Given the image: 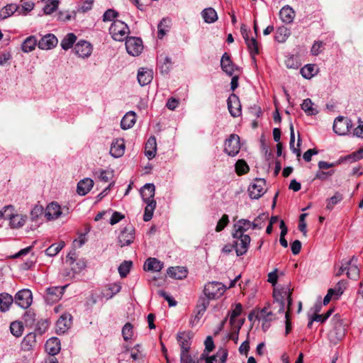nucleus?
Listing matches in <instances>:
<instances>
[{"instance_id": "nucleus-1", "label": "nucleus", "mask_w": 363, "mask_h": 363, "mask_svg": "<svg viewBox=\"0 0 363 363\" xmlns=\"http://www.w3.org/2000/svg\"><path fill=\"white\" fill-rule=\"evenodd\" d=\"M292 291L288 285L276 289L273 292L274 301L278 304V313H283L285 309V300H287V311H291L292 305Z\"/></svg>"}, {"instance_id": "nucleus-2", "label": "nucleus", "mask_w": 363, "mask_h": 363, "mask_svg": "<svg viewBox=\"0 0 363 363\" xmlns=\"http://www.w3.org/2000/svg\"><path fill=\"white\" fill-rule=\"evenodd\" d=\"M129 27L120 20L113 21L109 28V33L112 38L116 41H123L128 38Z\"/></svg>"}, {"instance_id": "nucleus-3", "label": "nucleus", "mask_w": 363, "mask_h": 363, "mask_svg": "<svg viewBox=\"0 0 363 363\" xmlns=\"http://www.w3.org/2000/svg\"><path fill=\"white\" fill-rule=\"evenodd\" d=\"M226 286L221 282L211 281L204 286L203 293L207 298L216 299L220 298L225 291Z\"/></svg>"}, {"instance_id": "nucleus-4", "label": "nucleus", "mask_w": 363, "mask_h": 363, "mask_svg": "<svg viewBox=\"0 0 363 363\" xmlns=\"http://www.w3.org/2000/svg\"><path fill=\"white\" fill-rule=\"evenodd\" d=\"M240 150V137L237 134H230L224 143V152L230 157L236 156Z\"/></svg>"}, {"instance_id": "nucleus-5", "label": "nucleus", "mask_w": 363, "mask_h": 363, "mask_svg": "<svg viewBox=\"0 0 363 363\" xmlns=\"http://www.w3.org/2000/svg\"><path fill=\"white\" fill-rule=\"evenodd\" d=\"M233 237L235 239L233 243L237 256L245 255L247 252L251 241L250 237L245 234L238 235L233 234Z\"/></svg>"}, {"instance_id": "nucleus-6", "label": "nucleus", "mask_w": 363, "mask_h": 363, "mask_svg": "<svg viewBox=\"0 0 363 363\" xmlns=\"http://www.w3.org/2000/svg\"><path fill=\"white\" fill-rule=\"evenodd\" d=\"M266 182L264 179L257 178L248 187L249 196L252 199H258L266 192Z\"/></svg>"}, {"instance_id": "nucleus-7", "label": "nucleus", "mask_w": 363, "mask_h": 363, "mask_svg": "<svg viewBox=\"0 0 363 363\" xmlns=\"http://www.w3.org/2000/svg\"><path fill=\"white\" fill-rule=\"evenodd\" d=\"M352 126V121L344 116L337 117L333 123V130L339 135H346Z\"/></svg>"}, {"instance_id": "nucleus-8", "label": "nucleus", "mask_w": 363, "mask_h": 363, "mask_svg": "<svg viewBox=\"0 0 363 363\" xmlns=\"http://www.w3.org/2000/svg\"><path fill=\"white\" fill-rule=\"evenodd\" d=\"M125 40V48L130 55L138 56L142 52L143 45L142 40L140 38L130 37L127 38Z\"/></svg>"}, {"instance_id": "nucleus-9", "label": "nucleus", "mask_w": 363, "mask_h": 363, "mask_svg": "<svg viewBox=\"0 0 363 363\" xmlns=\"http://www.w3.org/2000/svg\"><path fill=\"white\" fill-rule=\"evenodd\" d=\"M118 243L121 247L130 245L135 239V228L132 225L124 227L118 235Z\"/></svg>"}, {"instance_id": "nucleus-10", "label": "nucleus", "mask_w": 363, "mask_h": 363, "mask_svg": "<svg viewBox=\"0 0 363 363\" xmlns=\"http://www.w3.org/2000/svg\"><path fill=\"white\" fill-rule=\"evenodd\" d=\"M33 296L30 290L22 289L16 293L14 301L20 307L28 308L32 303Z\"/></svg>"}, {"instance_id": "nucleus-11", "label": "nucleus", "mask_w": 363, "mask_h": 363, "mask_svg": "<svg viewBox=\"0 0 363 363\" xmlns=\"http://www.w3.org/2000/svg\"><path fill=\"white\" fill-rule=\"evenodd\" d=\"M228 108L230 115L235 118L241 115L242 106L239 97L235 94H231L227 100Z\"/></svg>"}, {"instance_id": "nucleus-12", "label": "nucleus", "mask_w": 363, "mask_h": 363, "mask_svg": "<svg viewBox=\"0 0 363 363\" xmlns=\"http://www.w3.org/2000/svg\"><path fill=\"white\" fill-rule=\"evenodd\" d=\"M67 285L64 286H51L46 289L45 300L48 303H53L59 301L64 294L65 288Z\"/></svg>"}, {"instance_id": "nucleus-13", "label": "nucleus", "mask_w": 363, "mask_h": 363, "mask_svg": "<svg viewBox=\"0 0 363 363\" xmlns=\"http://www.w3.org/2000/svg\"><path fill=\"white\" fill-rule=\"evenodd\" d=\"M222 70L229 76H233L235 71H239V67L233 64L228 53L225 52L220 60Z\"/></svg>"}, {"instance_id": "nucleus-14", "label": "nucleus", "mask_w": 363, "mask_h": 363, "mask_svg": "<svg viewBox=\"0 0 363 363\" xmlns=\"http://www.w3.org/2000/svg\"><path fill=\"white\" fill-rule=\"evenodd\" d=\"M92 49V45L86 40H79L74 47L76 55L82 58L90 56Z\"/></svg>"}, {"instance_id": "nucleus-15", "label": "nucleus", "mask_w": 363, "mask_h": 363, "mask_svg": "<svg viewBox=\"0 0 363 363\" xmlns=\"http://www.w3.org/2000/svg\"><path fill=\"white\" fill-rule=\"evenodd\" d=\"M72 325V315L69 313H63L56 322V332L57 334H64Z\"/></svg>"}, {"instance_id": "nucleus-16", "label": "nucleus", "mask_w": 363, "mask_h": 363, "mask_svg": "<svg viewBox=\"0 0 363 363\" xmlns=\"http://www.w3.org/2000/svg\"><path fill=\"white\" fill-rule=\"evenodd\" d=\"M357 258L352 256L348 261L345 262L347 268V276L349 279L357 280L359 277L360 270L357 265Z\"/></svg>"}, {"instance_id": "nucleus-17", "label": "nucleus", "mask_w": 363, "mask_h": 363, "mask_svg": "<svg viewBox=\"0 0 363 363\" xmlns=\"http://www.w3.org/2000/svg\"><path fill=\"white\" fill-rule=\"evenodd\" d=\"M57 44V39L53 34H48L38 42V46L41 50H50Z\"/></svg>"}, {"instance_id": "nucleus-18", "label": "nucleus", "mask_w": 363, "mask_h": 363, "mask_svg": "<svg viewBox=\"0 0 363 363\" xmlns=\"http://www.w3.org/2000/svg\"><path fill=\"white\" fill-rule=\"evenodd\" d=\"M153 79V72L152 69L141 67L138 72V81L141 86H145L150 84Z\"/></svg>"}, {"instance_id": "nucleus-19", "label": "nucleus", "mask_w": 363, "mask_h": 363, "mask_svg": "<svg viewBox=\"0 0 363 363\" xmlns=\"http://www.w3.org/2000/svg\"><path fill=\"white\" fill-rule=\"evenodd\" d=\"M125 152V142L123 139L114 140L111 146L110 154L113 157H120Z\"/></svg>"}, {"instance_id": "nucleus-20", "label": "nucleus", "mask_w": 363, "mask_h": 363, "mask_svg": "<svg viewBox=\"0 0 363 363\" xmlns=\"http://www.w3.org/2000/svg\"><path fill=\"white\" fill-rule=\"evenodd\" d=\"M46 352L51 356L58 354L61 349L60 341L57 337H51L47 340L45 345Z\"/></svg>"}, {"instance_id": "nucleus-21", "label": "nucleus", "mask_w": 363, "mask_h": 363, "mask_svg": "<svg viewBox=\"0 0 363 363\" xmlns=\"http://www.w3.org/2000/svg\"><path fill=\"white\" fill-rule=\"evenodd\" d=\"M61 214V207L56 202L50 203L45 209V217L49 220L59 218Z\"/></svg>"}, {"instance_id": "nucleus-22", "label": "nucleus", "mask_w": 363, "mask_h": 363, "mask_svg": "<svg viewBox=\"0 0 363 363\" xmlns=\"http://www.w3.org/2000/svg\"><path fill=\"white\" fill-rule=\"evenodd\" d=\"M163 262H160L157 258L150 257L145 262L143 269L145 271L158 272L163 268Z\"/></svg>"}, {"instance_id": "nucleus-23", "label": "nucleus", "mask_w": 363, "mask_h": 363, "mask_svg": "<svg viewBox=\"0 0 363 363\" xmlns=\"http://www.w3.org/2000/svg\"><path fill=\"white\" fill-rule=\"evenodd\" d=\"M167 273L172 278L183 279L186 277L188 271L186 267L177 266L169 267Z\"/></svg>"}, {"instance_id": "nucleus-24", "label": "nucleus", "mask_w": 363, "mask_h": 363, "mask_svg": "<svg viewBox=\"0 0 363 363\" xmlns=\"http://www.w3.org/2000/svg\"><path fill=\"white\" fill-rule=\"evenodd\" d=\"M94 186V181L90 178H85L77 184V192L79 195L84 196L89 192Z\"/></svg>"}, {"instance_id": "nucleus-25", "label": "nucleus", "mask_w": 363, "mask_h": 363, "mask_svg": "<svg viewBox=\"0 0 363 363\" xmlns=\"http://www.w3.org/2000/svg\"><path fill=\"white\" fill-rule=\"evenodd\" d=\"M36 345V335L34 333L27 334L23 339L21 347L23 351L32 350Z\"/></svg>"}, {"instance_id": "nucleus-26", "label": "nucleus", "mask_w": 363, "mask_h": 363, "mask_svg": "<svg viewBox=\"0 0 363 363\" xmlns=\"http://www.w3.org/2000/svg\"><path fill=\"white\" fill-rule=\"evenodd\" d=\"M157 151V143L156 138L155 136H151L149 138L147 141L145 143V154L148 157V159H152L155 157Z\"/></svg>"}, {"instance_id": "nucleus-27", "label": "nucleus", "mask_w": 363, "mask_h": 363, "mask_svg": "<svg viewBox=\"0 0 363 363\" xmlns=\"http://www.w3.org/2000/svg\"><path fill=\"white\" fill-rule=\"evenodd\" d=\"M27 216L23 214H13L9 219V225L11 228L18 229L22 228L27 220Z\"/></svg>"}, {"instance_id": "nucleus-28", "label": "nucleus", "mask_w": 363, "mask_h": 363, "mask_svg": "<svg viewBox=\"0 0 363 363\" xmlns=\"http://www.w3.org/2000/svg\"><path fill=\"white\" fill-rule=\"evenodd\" d=\"M136 121V114L134 111H129L125 113L121 121V127L123 130L132 128Z\"/></svg>"}, {"instance_id": "nucleus-29", "label": "nucleus", "mask_w": 363, "mask_h": 363, "mask_svg": "<svg viewBox=\"0 0 363 363\" xmlns=\"http://www.w3.org/2000/svg\"><path fill=\"white\" fill-rule=\"evenodd\" d=\"M155 187L153 184H146L141 190V196L143 201H155L154 199Z\"/></svg>"}, {"instance_id": "nucleus-30", "label": "nucleus", "mask_w": 363, "mask_h": 363, "mask_svg": "<svg viewBox=\"0 0 363 363\" xmlns=\"http://www.w3.org/2000/svg\"><path fill=\"white\" fill-rule=\"evenodd\" d=\"M279 16L284 23H291L294 21L295 13L291 6H285L280 10Z\"/></svg>"}, {"instance_id": "nucleus-31", "label": "nucleus", "mask_w": 363, "mask_h": 363, "mask_svg": "<svg viewBox=\"0 0 363 363\" xmlns=\"http://www.w3.org/2000/svg\"><path fill=\"white\" fill-rule=\"evenodd\" d=\"M171 28V20L169 18H163L157 26V38L162 39L169 31Z\"/></svg>"}, {"instance_id": "nucleus-32", "label": "nucleus", "mask_w": 363, "mask_h": 363, "mask_svg": "<svg viewBox=\"0 0 363 363\" xmlns=\"http://www.w3.org/2000/svg\"><path fill=\"white\" fill-rule=\"evenodd\" d=\"M252 228L251 222L247 219H240L234 224L235 232L233 234L236 235L245 234V232Z\"/></svg>"}, {"instance_id": "nucleus-33", "label": "nucleus", "mask_w": 363, "mask_h": 363, "mask_svg": "<svg viewBox=\"0 0 363 363\" xmlns=\"http://www.w3.org/2000/svg\"><path fill=\"white\" fill-rule=\"evenodd\" d=\"M13 303V298L8 293L0 294V311L6 312L9 310L11 305Z\"/></svg>"}, {"instance_id": "nucleus-34", "label": "nucleus", "mask_w": 363, "mask_h": 363, "mask_svg": "<svg viewBox=\"0 0 363 363\" xmlns=\"http://www.w3.org/2000/svg\"><path fill=\"white\" fill-rule=\"evenodd\" d=\"M248 51L253 60H255V56L259 54V44L255 38H251L246 43Z\"/></svg>"}, {"instance_id": "nucleus-35", "label": "nucleus", "mask_w": 363, "mask_h": 363, "mask_svg": "<svg viewBox=\"0 0 363 363\" xmlns=\"http://www.w3.org/2000/svg\"><path fill=\"white\" fill-rule=\"evenodd\" d=\"M203 21L207 23H212L217 21L218 15L214 9L209 7L203 9L201 12Z\"/></svg>"}, {"instance_id": "nucleus-36", "label": "nucleus", "mask_w": 363, "mask_h": 363, "mask_svg": "<svg viewBox=\"0 0 363 363\" xmlns=\"http://www.w3.org/2000/svg\"><path fill=\"white\" fill-rule=\"evenodd\" d=\"M38 43L35 36H29L23 42L21 49L24 52H30L35 50Z\"/></svg>"}, {"instance_id": "nucleus-37", "label": "nucleus", "mask_w": 363, "mask_h": 363, "mask_svg": "<svg viewBox=\"0 0 363 363\" xmlns=\"http://www.w3.org/2000/svg\"><path fill=\"white\" fill-rule=\"evenodd\" d=\"M146 203V206L145 208L144 215H143V220L145 222L150 221L154 211L156 208V201H144Z\"/></svg>"}, {"instance_id": "nucleus-38", "label": "nucleus", "mask_w": 363, "mask_h": 363, "mask_svg": "<svg viewBox=\"0 0 363 363\" xmlns=\"http://www.w3.org/2000/svg\"><path fill=\"white\" fill-rule=\"evenodd\" d=\"M18 9V5L10 4L0 10V19H6L13 15Z\"/></svg>"}, {"instance_id": "nucleus-39", "label": "nucleus", "mask_w": 363, "mask_h": 363, "mask_svg": "<svg viewBox=\"0 0 363 363\" xmlns=\"http://www.w3.org/2000/svg\"><path fill=\"white\" fill-rule=\"evenodd\" d=\"M289 34L290 33L287 28L281 26L277 29L274 39L279 43H284L286 40Z\"/></svg>"}, {"instance_id": "nucleus-40", "label": "nucleus", "mask_w": 363, "mask_h": 363, "mask_svg": "<svg viewBox=\"0 0 363 363\" xmlns=\"http://www.w3.org/2000/svg\"><path fill=\"white\" fill-rule=\"evenodd\" d=\"M77 40L74 33H68L61 41V47L63 50H67L71 48Z\"/></svg>"}, {"instance_id": "nucleus-41", "label": "nucleus", "mask_w": 363, "mask_h": 363, "mask_svg": "<svg viewBox=\"0 0 363 363\" xmlns=\"http://www.w3.org/2000/svg\"><path fill=\"white\" fill-rule=\"evenodd\" d=\"M65 245L63 241H61L59 243L52 244L45 250V254L48 256L54 257L60 252Z\"/></svg>"}, {"instance_id": "nucleus-42", "label": "nucleus", "mask_w": 363, "mask_h": 363, "mask_svg": "<svg viewBox=\"0 0 363 363\" xmlns=\"http://www.w3.org/2000/svg\"><path fill=\"white\" fill-rule=\"evenodd\" d=\"M235 168L236 174L239 176L247 174L250 170L248 164L242 159L238 160L236 162Z\"/></svg>"}, {"instance_id": "nucleus-43", "label": "nucleus", "mask_w": 363, "mask_h": 363, "mask_svg": "<svg viewBox=\"0 0 363 363\" xmlns=\"http://www.w3.org/2000/svg\"><path fill=\"white\" fill-rule=\"evenodd\" d=\"M313 103L310 99H306L301 104V108L308 116L315 115L318 111L313 107Z\"/></svg>"}, {"instance_id": "nucleus-44", "label": "nucleus", "mask_w": 363, "mask_h": 363, "mask_svg": "<svg viewBox=\"0 0 363 363\" xmlns=\"http://www.w3.org/2000/svg\"><path fill=\"white\" fill-rule=\"evenodd\" d=\"M301 74L305 79H311L315 74V65L312 64H308L301 69Z\"/></svg>"}, {"instance_id": "nucleus-45", "label": "nucleus", "mask_w": 363, "mask_h": 363, "mask_svg": "<svg viewBox=\"0 0 363 363\" xmlns=\"http://www.w3.org/2000/svg\"><path fill=\"white\" fill-rule=\"evenodd\" d=\"M343 199V196L340 192L337 191L333 196L327 200L326 208L331 211L334 206Z\"/></svg>"}, {"instance_id": "nucleus-46", "label": "nucleus", "mask_w": 363, "mask_h": 363, "mask_svg": "<svg viewBox=\"0 0 363 363\" xmlns=\"http://www.w3.org/2000/svg\"><path fill=\"white\" fill-rule=\"evenodd\" d=\"M269 304L265 306L259 312V317L266 322H270L274 319V315L272 311H269Z\"/></svg>"}, {"instance_id": "nucleus-47", "label": "nucleus", "mask_w": 363, "mask_h": 363, "mask_svg": "<svg viewBox=\"0 0 363 363\" xmlns=\"http://www.w3.org/2000/svg\"><path fill=\"white\" fill-rule=\"evenodd\" d=\"M185 333H179L177 334V340L181 347V352H189L190 345L189 340L184 337Z\"/></svg>"}, {"instance_id": "nucleus-48", "label": "nucleus", "mask_w": 363, "mask_h": 363, "mask_svg": "<svg viewBox=\"0 0 363 363\" xmlns=\"http://www.w3.org/2000/svg\"><path fill=\"white\" fill-rule=\"evenodd\" d=\"M242 311V304L240 303L235 304V308L230 312V324L231 325H237L235 318L241 314Z\"/></svg>"}, {"instance_id": "nucleus-49", "label": "nucleus", "mask_w": 363, "mask_h": 363, "mask_svg": "<svg viewBox=\"0 0 363 363\" xmlns=\"http://www.w3.org/2000/svg\"><path fill=\"white\" fill-rule=\"evenodd\" d=\"M11 333L16 337L21 336L23 332V326L19 321H14L10 325Z\"/></svg>"}, {"instance_id": "nucleus-50", "label": "nucleus", "mask_w": 363, "mask_h": 363, "mask_svg": "<svg viewBox=\"0 0 363 363\" xmlns=\"http://www.w3.org/2000/svg\"><path fill=\"white\" fill-rule=\"evenodd\" d=\"M133 265L131 261H123L118 267V272L121 277H125L130 272V268Z\"/></svg>"}, {"instance_id": "nucleus-51", "label": "nucleus", "mask_w": 363, "mask_h": 363, "mask_svg": "<svg viewBox=\"0 0 363 363\" xmlns=\"http://www.w3.org/2000/svg\"><path fill=\"white\" fill-rule=\"evenodd\" d=\"M94 174L97 175V177L104 182H109L113 177V172L105 169H99V171H96Z\"/></svg>"}, {"instance_id": "nucleus-52", "label": "nucleus", "mask_w": 363, "mask_h": 363, "mask_svg": "<svg viewBox=\"0 0 363 363\" xmlns=\"http://www.w3.org/2000/svg\"><path fill=\"white\" fill-rule=\"evenodd\" d=\"M122 335L125 341L130 340L133 335V326L131 323H127L122 328Z\"/></svg>"}, {"instance_id": "nucleus-53", "label": "nucleus", "mask_w": 363, "mask_h": 363, "mask_svg": "<svg viewBox=\"0 0 363 363\" xmlns=\"http://www.w3.org/2000/svg\"><path fill=\"white\" fill-rule=\"evenodd\" d=\"M118 16V13L116 10L109 9L104 13L102 18L104 22L113 21Z\"/></svg>"}, {"instance_id": "nucleus-54", "label": "nucleus", "mask_w": 363, "mask_h": 363, "mask_svg": "<svg viewBox=\"0 0 363 363\" xmlns=\"http://www.w3.org/2000/svg\"><path fill=\"white\" fill-rule=\"evenodd\" d=\"M77 11H73L72 13L67 11H60L58 13V20L62 22H66L72 19H75Z\"/></svg>"}, {"instance_id": "nucleus-55", "label": "nucleus", "mask_w": 363, "mask_h": 363, "mask_svg": "<svg viewBox=\"0 0 363 363\" xmlns=\"http://www.w3.org/2000/svg\"><path fill=\"white\" fill-rule=\"evenodd\" d=\"M48 321L47 320L41 319L36 323L35 331L38 332L40 335H43L48 330Z\"/></svg>"}, {"instance_id": "nucleus-56", "label": "nucleus", "mask_w": 363, "mask_h": 363, "mask_svg": "<svg viewBox=\"0 0 363 363\" xmlns=\"http://www.w3.org/2000/svg\"><path fill=\"white\" fill-rule=\"evenodd\" d=\"M209 306V299L205 297H200L197 301L196 309L205 313Z\"/></svg>"}, {"instance_id": "nucleus-57", "label": "nucleus", "mask_w": 363, "mask_h": 363, "mask_svg": "<svg viewBox=\"0 0 363 363\" xmlns=\"http://www.w3.org/2000/svg\"><path fill=\"white\" fill-rule=\"evenodd\" d=\"M333 309H329L325 314H314L312 315V320H315L316 322L324 323L333 313Z\"/></svg>"}, {"instance_id": "nucleus-58", "label": "nucleus", "mask_w": 363, "mask_h": 363, "mask_svg": "<svg viewBox=\"0 0 363 363\" xmlns=\"http://www.w3.org/2000/svg\"><path fill=\"white\" fill-rule=\"evenodd\" d=\"M228 223H229L228 216L227 214H223L216 225V232L222 231L227 226Z\"/></svg>"}, {"instance_id": "nucleus-59", "label": "nucleus", "mask_w": 363, "mask_h": 363, "mask_svg": "<svg viewBox=\"0 0 363 363\" xmlns=\"http://www.w3.org/2000/svg\"><path fill=\"white\" fill-rule=\"evenodd\" d=\"M59 4V1H52L51 2H48V4L44 6L43 11L45 14H50L57 10Z\"/></svg>"}, {"instance_id": "nucleus-60", "label": "nucleus", "mask_w": 363, "mask_h": 363, "mask_svg": "<svg viewBox=\"0 0 363 363\" xmlns=\"http://www.w3.org/2000/svg\"><path fill=\"white\" fill-rule=\"evenodd\" d=\"M43 213V208L42 206H35L30 211V218L33 221L37 220L40 216Z\"/></svg>"}, {"instance_id": "nucleus-61", "label": "nucleus", "mask_w": 363, "mask_h": 363, "mask_svg": "<svg viewBox=\"0 0 363 363\" xmlns=\"http://www.w3.org/2000/svg\"><path fill=\"white\" fill-rule=\"evenodd\" d=\"M2 218H4L5 220H9L13 214H16L15 209L13 206L9 205L4 208V211L2 212Z\"/></svg>"}, {"instance_id": "nucleus-62", "label": "nucleus", "mask_w": 363, "mask_h": 363, "mask_svg": "<svg viewBox=\"0 0 363 363\" xmlns=\"http://www.w3.org/2000/svg\"><path fill=\"white\" fill-rule=\"evenodd\" d=\"M93 4L94 0H86L83 2L82 6H79L76 11L79 13H86L92 9Z\"/></svg>"}, {"instance_id": "nucleus-63", "label": "nucleus", "mask_w": 363, "mask_h": 363, "mask_svg": "<svg viewBox=\"0 0 363 363\" xmlns=\"http://www.w3.org/2000/svg\"><path fill=\"white\" fill-rule=\"evenodd\" d=\"M267 218L264 214L258 216L253 222H251L252 229H261L262 228V223Z\"/></svg>"}, {"instance_id": "nucleus-64", "label": "nucleus", "mask_w": 363, "mask_h": 363, "mask_svg": "<svg viewBox=\"0 0 363 363\" xmlns=\"http://www.w3.org/2000/svg\"><path fill=\"white\" fill-rule=\"evenodd\" d=\"M218 363H225L228 352L226 349L220 348L217 352Z\"/></svg>"}]
</instances>
